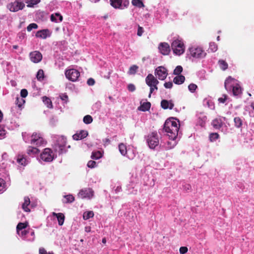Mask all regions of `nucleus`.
Here are the masks:
<instances>
[{
    "instance_id": "obj_36",
    "label": "nucleus",
    "mask_w": 254,
    "mask_h": 254,
    "mask_svg": "<svg viewBox=\"0 0 254 254\" xmlns=\"http://www.w3.org/2000/svg\"><path fill=\"white\" fill-rule=\"evenodd\" d=\"M83 122L86 124H89L93 121V118L90 115H86L83 119Z\"/></svg>"
},
{
    "instance_id": "obj_40",
    "label": "nucleus",
    "mask_w": 254,
    "mask_h": 254,
    "mask_svg": "<svg viewBox=\"0 0 254 254\" xmlns=\"http://www.w3.org/2000/svg\"><path fill=\"white\" fill-rule=\"evenodd\" d=\"M219 137V135L217 133H211L209 134V139L210 141L212 142L216 139H217Z\"/></svg>"
},
{
    "instance_id": "obj_7",
    "label": "nucleus",
    "mask_w": 254,
    "mask_h": 254,
    "mask_svg": "<svg viewBox=\"0 0 254 254\" xmlns=\"http://www.w3.org/2000/svg\"><path fill=\"white\" fill-rule=\"evenodd\" d=\"M25 7V4L21 1H15L7 5V8L11 12H16L22 9Z\"/></svg>"
},
{
    "instance_id": "obj_23",
    "label": "nucleus",
    "mask_w": 254,
    "mask_h": 254,
    "mask_svg": "<svg viewBox=\"0 0 254 254\" xmlns=\"http://www.w3.org/2000/svg\"><path fill=\"white\" fill-rule=\"evenodd\" d=\"M234 126L237 128H241L243 126V120L239 117H236L234 118Z\"/></svg>"
},
{
    "instance_id": "obj_5",
    "label": "nucleus",
    "mask_w": 254,
    "mask_h": 254,
    "mask_svg": "<svg viewBox=\"0 0 254 254\" xmlns=\"http://www.w3.org/2000/svg\"><path fill=\"white\" fill-rule=\"evenodd\" d=\"M235 81V79L232 78L231 76L228 77L225 80L224 86L226 90H228L229 89V86L230 85L231 87H233V93L235 96H237L241 94L242 93V89L240 86L238 84H236V85L234 86L233 85H231V83Z\"/></svg>"
},
{
    "instance_id": "obj_50",
    "label": "nucleus",
    "mask_w": 254,
    "mask_h": 254,
    "mask_svg": "<svg viewBox=\"0 0 254 254\" xmlns=\"http://www.w3.org/2000/svg\"><path fill=\"white\" fill-rule=\"evenodd\" d=\"M227 98H228L227 95L226 94H224L223 95V97L219 98L218 100L219 102V103H224L225 102V101L227 100Z\"/></svg>"
},
{
    "instance_id": "obj_9",
    "label": "nucleus",
    "mask_w": 254,
    "mask_h": 254,
    "mask_svg": "<svg viewBox=\"0 0 254 254\" xmlns=\"http://www.w3.org/2000/svg\"><path fill=\"white\" fill-rule=\"evenodd\" d=\"M190 52L191 56L194 58H201L205 56L206 53L202 50L201 48H190Z\"/></svg>"
},
{
    "instance_id": "obj_42",
    "label": "nucleus",
    "mask_w": 254,
    "mask_h": 254,
    "mask_svg": "<svg viewBox=\"0 0 254 254\" xmlns=\"http://www.w3.org/2000/svg\"><path fill=\"white\" fill-rule=\"evenodd\" d=\"M183 71V67L181 65H178L174 70L173 73L175 75H179Z\"/></svg>"
},
{
    "instance_id": "obj_52",
    "label": "nucleus",
    "mask_w": 254,
    "mask_h": 254,
    "mask_svg": "<svg viewBox=\"0 0 254 254\" xmlns=\"http://www.w3.org/2000/svg\"><path fill=\"white\" fill-rule=\"evenodd\" d=\"M60 97L63 101H64L65 103H67L68 101V96L65 93L61 94L60 95Z\"/></svg>"
},
{
    "instance_id": "obj_53",
    "label": "nucleus",
    "mask_w": 254,
    "mask_h": 254,
    "mask_svg": "<svg viewBox=\"0 0 254 254\" xmlns=\"http://www.w3.org/2000/svg\"><path fill=\"white\" fill-rule=\"evenodd\" d=\"M28 95V91L25 89H23L20 91V95L22 98L26 97Z\"/></svg>"
},
{
    "instance_id": "obj_38",
    "label": "nucleus",
    "mask_w": 254,
    "mask_h": 254,
    "mask_svg": "<svg viewBox=\"0 0 254 254\" xmlns=\"http://www.w3.org/2000/svg\"><path fill=\"white\" fill-rule=\"evenodd\" d=\"M138 68V66L136 65H133L131 66L128 70V73L129 74H134L136 73L137 69Z\"/></svg>"
},
{
    "instance_id": "obj_28",
    "label": "nucleus",
    "mask_w": 254,
    "mask_h": 254,
    "mask_svg": "<svg viewBox=\"0 0 254 254\" xmlns=\"http://www.w3.org/2000/svg\"><path fill=\"white\" fill-rule=\"evenodd\" d=\"M40 1L41 0H25V2L27 4V7H32L34 5L39 3Z\"/></svg>"
},
{
    "instance_id": "obj_37",
    "label": "nucleus",
    "mask_w": 254,
    "mask_h": 254,
    "mask_svg": "<svg viewBox=\"0 0 254 254\" xmlns=\"http://www.w3.org/2000/svg\"><path fill=\"white\" fill-rule=\"evenodd\" d=\"M27 226V223H19L16 227L17 232L19 233L20 230L25 229Z\"/></svg>"
},
{
    "instance_id": "obj_45",
    "label": "nucleus",
    "mask_w": 254,
    "mask_h": 254,
    "mask_svg": "<svg viewBox=\"0 0 254 254\" xmlns=\"http://www.w3.org/2000/svg\"><path fill=\"white\" fill-rule=\"evenodd\" d=\"M38 138L39 139L37 140V141L35 142L34 145H36L38 146L45 144L46 142L43 137H38Z\"/></svg>"
},
{
    "instance_id": "obj_64",
    "label": "nucleus",
    "mask_w": 254,
    "mask_h": 254,
    "mask_svg": "<svg viewBox=\"0 0 254 254\" xmlns=\"http://www.w3.org/2000/svg\"><path fill=\"white\" fill-rule=\"evenodd\" d=\"M3 117V114L1 111L0 110V122L1 121Z\"/></svg>"
},
{
    "instance_id": "obj_39",
    "label": "nucleus",
    "mask_w": 254,
    "mask_h": 254,
    "mask_svg": "<svg viewBox=\"0 0 254 254\" xmlns=\"http://www.w3.org/2000/svg\"><path fill=\"white\" fill-rule=\"evenodd\" d=\"M102 156V155L100 151H97L92 152L91 158L93 159H98L101 158Z\"/></svg>"
},
{
    "instance_id": "obj_13",
    "label": "nucleus",
    "mask_w": 254,
    "mask_h": 254,
    "mask_svg": "<svg viewBox=\"0 0 254 254\" xmlns=\"http://www.w3.org/2000/svg\"><path fill=\"white\" fill-rule=\"evenodd\" d=\"M145 82L149 87L159 83L158 80L151 73L148 74L145 78Z\"/></svg>"
},
{
    "instance_id": "obj_18",
    "label": "nucleus",
    "mask_w": 254,
    "mask_h": 254,
    "mask_svg": "<svg viewBox=\"0 0 254 254\" xmlns=\"http://www.w3.org/2000/svg\"><path fill=\"white\" fill-rule=\"evenodd\" d=\"M223 125V122L220 118H216L211 122V125L216 129H219Z\"/></svg>"
},
{
    "instance_id": "obj_31",
    "label": "nucleus",
    "mask_w": 254,
    "mask_h": 254,
    "mask_svg": "<svg viewBox=\"0 0 254 254\" xmlns=\"http://www.w3.org/2000/svg\"><path fill=\"white\" fill-rule=\"evenodd\" d=\"M94 216V213L92 211L85 212L83 215V218L84 220H87Z\"/></svg>"
},
{
    "instance_id": "obj_19",
    "label": "nucleus",
    "mask_w": 254,
    "mask_h": 254,
    "mask_svg": "<svg viewBox=\"0 0 254 254\" xmlns=\"http://www.w3.org/2000/svg\"><path fill=\"white\" fill-rule=\"evenodd\" d=\"M50 34L48 29H43L38 31L36 34V37L42 39H46L48 36H50Z\"/></svg>"
},
{
    "instance_id": "obj_55",
    "label": "nucleus",
    "mask_w": 254,
    "mask_h": 254,
    "mask_svg": "<svg viewBox=\"0 0 254 254\" xmlns=\"http://www.w3.org/2000/svg\"><path fill=\"white\" fill-rule=\"evenodd\" d=\"M144 32L143 29L142 27L138 26L137 29V35L138 36H141Z\"/></svg>"
},
{
    "instance_id": "obj_33",
    "label": "nucleus",
    "mask_w": 254,
    "mask_h": 254,
    "mask_svg": "<svg viewBox=\"0 0 254 254\" xmlns=\"http://www.w3.org/2000/svg\"><path fill=\"white\" fill-rule=\"evenodd\" d=\"M220 67L223 70H226L228 68L227 63L224 60H221L218 61Z\"/></svg>"
},
{
    "instance_id": "obj_49",
    "label": "nucleus",
    "mask_w": 254,
    "mask_h": 254,
    "mask_svg": "<svg viewBox=\"0 0 254 254\" xmlns=\"http://www.w3.org/2000/svg\"><path fill=\"white\" fill-rule=\"evenodd\" d=\"M96 162L93 160L89 161L87 163V166L90 168H93L96 167Z\"/></svg>"
},
{
    "instance_id": "obj_15",
    "label": "nucleus",
    "mask_w": 254,
    "mask_h": 254,
    "mask_svg": "<svg viewBox=\"0 0 254 254\" xmlns=\"http://www.w3.org/2000/svg\"><path fill=\"white\" fill-rule=\"evenodd\" d=\"M32 204H31L30 198L28 196L24 198V202L22 205V208L25 212H30V208L32 207Z\"/></svg>"
},
{
    "instance_id": "obj_25",
    "label": "nucleus",
    "mask_w": 254,
    "mask_h": 254,
    "mask_svg": "<svg viewBox=\"0 0 254 254\" xmlns=\"http://www.w3.org/2000/svg\"><path fill=\"white\" fill-rule=\"evenodd\" d=\"M185 77L183 75H178L174 77L173 82L176 84H181L184 82Z\"/></svg>"
},
{
    "instance_id": "obj_12",
    "label": "nucleus",
    "mask_w": 254,
    "mask_h": 254,
    "mask_svg": "<svg viewBox=\"0 0 254 254\" xmlns=\"http://www.w3.org/2000/svg\"><path fill=\"white\" fill-rule=\"evenodd\" d=\"M29 56L31 62L34 63H38L42 59V55L41 53L37 51L31 52Z\"/></svg>"
},
{
    "instance_id": "obj_8",
    "label": "nucleus",
    "mask_w": 254,
    "mask_h": 254,
    "mask_svg": "<svg viewBox=\"0 0 254 254\" xmlns=\"http://www.w3.org/2000/svg\"><path fill=\"white\" fill-rule=\"evenodd\" d=\"M65 74L69 80L76 81L80 76V72L75 69H69L66 70Z\"/></svg>"
},
{
    "instance_id": "obj_3",
    "label": "nucleus",
    "mask_w": 254,
    "mask_h": 254,
    "mask_svg": "<svg viewBox=\"0 0 254 254\" xmlns=\"http://www.w3.org/2000/svg\"><path fill=\"white\" fill-rule=\"evenodd\" d=\"M147 144L151 149H154L159 144V138L156 131L149 133L146 136Z\"/></svg>"
},
{
    "instance_id": "obj_62",
    "label": "nucleus",
    "mask_w": 254,
    "mask_h": 254,
    "mask_svg": "<svg viewBox=\"0 0 254 254\" xmlns=\"http://www.w3.org/2000/svg\"><path fill=\"white\" fill-rule=\"evenodd\" d=\"M18 35H19V37L20 38H24L25 37V34L24 33L21 32V33H19L18 34Z\"/></svg>"
},
{
    "instance_id": "obj_60",
    "label": "nucleus",
    "mask_w": 254,
    "mask_h": 254,
    "mask_svg": "<svg viewBox=\"0 0 254 254\" xmlns=\"http://www.w3.org/2000/svg\"><path fill=\"white\" fill-rule=\"evenodd\" d=\"M56 16V18H58L59 17V21L60 22H62L63 21V16L62 15H61L60 13H55V17Z\"/></svg>"
},
{
    "instance_id": "obj_59",
    "label": "nucleus",
    "mask_w": 254,
    "mask_h": 254,
    "mask_svg": "<svg viewBox=\"0 0 254 254\" xmlns=\"http://www.w3.org/2000/svg\"><path fill=\"white\" fill-rule=\"evenodd\" d=\"M39 254H48L47 251L45 250L44 248H40L39 250Z\"/></svg>"
},
{
    "instance_id": "obj_61",
    "label": "nucleus",
    "mask_w": 254,
    "mask_h": 254,
    "mask_svg": "<svg viewBox=\"0 0 254 254\" xmlns=\"http://www.w3.org/2000/svg\"><path fill=\"white\" fill-rule=\"evenodd\" d=\"M51 20L53 22H57L58 21L57 20V18H56L55 17V14H52L51 15Z\"/></svg>"
},
{
    "instance_id": "obj_32",
    "label": "nucleus",
    "mask_w": 254,
    "mask_h": 254,
    "mask_svg": "<svg viewBox=\"0 0 254 254\" xmlns=\"http://www.w3.org/2000/svg\"><path fill=\"white\" fill-rule=\"evenodd\" d=\"M217 50V45L214 42L209 43V47L208 51L210 52H215Z\"/></svg>"
},
{
    "instance_id": "obj_41",
    "label": "nucleus",
    "mask_w": 254,
    "mask_h": 254,
    "mask_svg": "<svg viewBox=\"0 0 254 254\" xmlns=\"http://www.w3.org/2000/svg\"><path fill=\"white\" fill-rule=\"evenodd\" d=\"M5 190V181L0 178V193L4 192Z\"/></svg>"
},
{
    "instance_id": "obj_34",
    "label": "nucleus",
    "mask_w": 254,
    "mask_h": 254,
    "mask_svg": "<svg viewBox=\"0 0 254 254\" xmlns=\"http://www.w3.org/2000/svg\"><path fill=\"white\" fill-rule=\"evenodd\" d=\"M36 77L39 81H42L44 78V71L42 69H39L37 72Z\"/></svg>"
},
{
    "instance_id": "obj_54",
    "label": "nucleus",
    "mask_w": 254,
    "mask_h": 254,
    "mask_svg": "<svg viewBox=\"0 0 254 254\" xmlns=\"http://www.w3.org/2000/svg\"><path fill=\"white\" fill-rule=\"evenodd\" d=\"M188 249L186 247H181L180 248V253L181 254H185L187 253Z\"/></svg>"
},
{
    "instance_id": "obj_48",
    "label": "nucleus",
    "mask_w": 254,
    "mask_h": 254,
    "mask_svg": "<svg viewBox=\"0 0 254 254\" xmlns=\"http://www.w3.org/2000/svg\"><path fill=\"white\" fill-rule=\"evenodd\" d=\"M157 85L158 84H154V85H152V86H150V93H149V96H148L149 97H151V94L153 92V91L155 90H158Z\"/></svg>"
},
{
    "instance_id": "obj_63",
    "label": "nucleus",
    "mask_w": 254,
    "mask_h": 254,
    "mask_svg": "<svg viewBox=\"0 0 254 254\" xmlns=\"http://www.w3.org/2000/svg\"><path fill=\"white\" fill-rule=\"evenodd\" d=\"M85 231L86 232H90L91 231V227L90 226H86L85 228Z\"/></svg>"
},
{
    "instance_id": "obj_16",
    "label": "nucleus",
    "mask_w": 254,
    "mask_h": 254,
    "mask_svg": "<svg viewBox=\"0 0 254 254\" xmlns=\"http://www.w3.org/2000/svg\"><path fill=\"white\" fill-rule=\"evenodd\" d=\"M88 131L81 130L79 132H77L73 135L72 137L74 140H78L85 138L88 135Z\"/></svg>"
},
{
    "instance_id": "obj_14",
    "label": "nucleus",
    "mask_w": 254,
    "mask_h": 254,
    "mask_svg": "<svg viewBox=\"0 0 254 254\" xmlns=\"http://www.w3.org/2000/svg\"><path fill=\"white\" fill-rule=\"evenodd\" d=\"M158 48L160 53L164 55H168L170 52V46L167 43H160Z\"/></svg>"
},
{
    "instance_id": "obj_2",
    "label": "nucleus",
    "mask_w": 254,
    "mask_h": 254,
    "mask_svg": "<svg viewBox=\"0 0 254 254\" xmlns=\"http://www.w3.org/2000/svg\"><path fill=\"white\" fill-rule=\"evenodd\" d=\"M66 144V138L63 136H59L54 146V150L58 152L59 155L65 153Z\"/></svg>"
},
{
    "instance_id": "obj_20",
    "label": "nucleus",
    "mask_w": 254,
    "mask_h": 254,
    "mask_svg": "<svg viewBox=\"0 0 254 254\" xmlns=\"http://www.w3.org/2000/svg\"><path fill=\"white\" fill-rule=\"evenodd\" d=\"M16 161L19 164L26 166L28 164V160L24 155L18 154L16 157Z\"/></svg>"
},
{
    "instance_id": "obj_17",
    "label": "nucleus",
    "mask_w": 254,
    "mask_h": 254,
    "mask_svg": "<svg viewBox=\"0 0 254 254\" xmlns=\"http://www.w3.org/2000/svg\"><path fill=\"white\" fill-rule=\"evenodd\" d=\"M161 106L164 109H169L172 110L174 105L171 100L168 101L166 100H163L161 102Z\"/></svg>"
},
{
    "instance_id": "obj_47",
    "label": "nucleus",
    "mask_w": 254,
    "mask_h": 254,
    "mask_svg": "<svg viewBox=\"0 0 254 254\" xmlns=\"http://www.w3.org/2000/svg\"><path fill=\"white\" fill-rule=\"evenodd\" d=\"M176 145L175 142H174L172 143V142L168 141L167 142V146H166V149L169 150L173 148Z\"/></svg>"
},
{
    "instance_id": "obj_11",
    "label": "nucleus",
    "mask_w": 254,
    "mask_h": 254,
    "mask_svg": "<svg viewBox=\"0 0 254 254\" xmlns=\"http://www.w3.org/2000/svg\"><path fill=\"white\" fill-rule=\"evenodd\" d=\"M155 74L159 79L163 80L168 75L167 70L163 66H159L155 69Z\"/></svg>"
},
{
    "instance_id": "obj_26",
    "label": "nucleus",
    "mask_w": 254,
    "mask_h": 254,
    "mask_svg": "<svg viewBox=\"0 0 254 254\" xmlns=\"http://www.w3.org/2000/svg\"><path fill=\"white\" fill-rule=\"evenodd\" d=\"M122 0H110L111 5L115 8H119L122 5Z\"/></svg>"
},
{
    "instance_id": "obj_10",
    "label": "nucleus",
    "mask_w": 254,
    "mask_h": 254,
    "mask_svg": "<svg viewBox=\"0 0 254 254\" xmlns=\"http://www.w3.org/2000/svg\"><path fill=\"white\" fill-rule=\"evenodd\" d=\"M94 195V191L91 188H85L80 190L78 194V197L84 198H91Z\"/></svg>"
},
{
    "instance_id": "obj_29",
    "label": "nucleus",
    "mask_w": 254,
    "mask_h": 254,
    "mask_svg": "<svg viewBox=\"0 0 254 254\" xmlns=\"http://www.w3.org/2000/svg\"><path fill=\"white\" fill-rule=\"evenodd\" d=\"M119 149L122 155H125L127 154V146L125 144L123 143L119 144Z\"/></svg>"
},
{
    "instance_id": "obj_57",
    "label": "nucleus",
    "mask_w": 254,
    "mask_h": 254,
    "mask_svg": "<svg viewBox=\"0 0 254 254\" xmlns=\"http://www.w3.org/2000/svg\"><path fill=\"white\" fill-rule=\"evenodd\" d=\"M164 86L166 88H171L173 86V83L172 82H165Z\"/></svg>"
},
{
    "instance_id": "obj_35",
    "label": "nucleus",
    "mask_w": 254,
    "mask_h": 254,
    "mask_svg": "<svg viewBox=\"0 0 254 254\" xmlns=\"http://www.w3.org/2000/svg\"><path fill=\"white\" fill-rule=\"evenodd\" d=\"M38 137H41L39 134L37 133H33L31 136V143L35 144V142L39 139Z\"/></svg>"
},
{
    "instance_id": "obj_51",
    "label": "nucleus",
    "mask_w": 254,
    "mask_h": 254,
    "mask_svg": "<svg viewBox=\"0 0 254 254\" xmlns=\"http://www.w3.org/2000/svg\"><path fill=\"white\" fill-rule=\"evenodd\" d=\"M135 86L134 84L130 83L127 85V89L130 92H133L135 90Z\"/></svg>"
},
{
    "instance_id": "obj_30",
    "label": "nucleus",
    "mask_w": 254,
    "mask_h": 254,
    "mask_svg": "<svg viewBox=\"0 0 254 254\" xmlns=\"http://www.w3.org/2000/svg\"><path fill=\"white\" fill-rule=\"evenodd\" d=\"M131 3L134 6L139 8L144 7L143 2L140 0H132Z\"/></svg>"
},
{
    "instance_id": "obj_1",
    "label": "nucleus",
    "mask_w": 254,
    "mask_h": 254,
    "mask_svg": "<svg viewBox=\"0 0 254 254\" xmlns=\"http://www.w3.org/2000/svg\"><path fill=\"white\" fill-rule=\"evenodd\" d=\"M180 124L172 119H167L164 125V129L170 139L174 140L178 134Z\"/></svg>"
},
{
    "instance_id": "obj_24",
    "label": "nucleus",
    "mask_w": 254,
    "mask_h": 254,
    "mask_svg": "<svg viewBox=\"0 0 254 254\" xmlns=\"http://www.w3.org/2000/svg\"><path fill=\"white\" fill-rule=\"evenodd\" d=\"M151 107V103L149 102H144L138 107V110L143 112L148 111Z\"/></svg>"
},
{
    "instance_id": "obj_58",
    "label": "nucleus",
    "mask_w": 254,
    "mask_h": 254,
    "mask_svg": "<svg viewBox=\"0 0 254 254\" xmlns=\"http://www.w3.org/2000/svg\"><path fill=\"white\" fill-rule=\"evenodd\" d=\"M5 134V130L0 126V136H3Z\"/></svg>"
},
{
    "instance_id": "obj_43",
    "label": "nucleus",
    "mask_w": 254,
    "mask_h": 254,
    "mask_svg": "<svg viewBox=\"0 0 254 254\" xmlns=\"http://www.w3.org/2000/svg\"><path fill=\"white\" fill-rule=\"evenodd\" d=\"M66 199V203H71L74 200V197L71 194H68L64 196Z\"/></svg>"
},
{
    "instance_id": "obj_21",
    "label": "nucleus",
    "mask_w": 254,
    "mask_h": 254,
    "mask_svg": "<svg viewBox=\"0 0 254 254\" xmlns=\"http://www.w3.org/2000/svg\"><path fill=\"white\" fill-rule=\"evenodd\" d=\"M40 152V150L37 147L33 146H28L27 149V153L28 155L31 156H34L36 154H38Z\"/></svg>"
},
{
    "instance_id": "obj_44",
    "label": "nucleus",
    "mask_w": 254,
    "mask_h": 254,
    "mask_svg": "<svg viewBox=\"0 0 254 254\" xmlns=\"http://www.w3.org/2000/svg\"><path fill=\"white\" fill-rule=\"evenodd\" d=\"M188 88H189V91L190 92L193 93V92H195L196 89L197 88V86L196 84H194V83H190L188 86Z\"/></svg>"
},
{
    "instance_id": "obj_27",
    "label": "nucleus",
    "mask_w": 254,
    "mask_h": 254,
    "mask_svg": "<svg viewBox=\"0 0 254 254\" xmlns=\"http://www.w3.org/2000/svg\"><path fill=\"white\" fill-rule=\"evenodd\" d=\"M43 102L49 108H53V104L51 99L47 96H44L42 97Z\"/></svg>"
},
{
    "instance_id": "obj_46",
    "label": "nucleus",
    "mask_w": 254,
    "mask_h": 254,
    "mask_svg": "<svg viewBox=\"0 0 254 254\" xmlns=\"http://www.w3.org/2000/svg\"><path fill=\"white\" fill-rule=\"evenodd\" d=\"M38 25L36 23H33L30 24L27 27V30L28 31H31L33 29H37Z\"/></svg>"
},
{
    "instance_id": "obj_22",
    "label": "nucleus",
    "mask_w": 254,
    "mask_h": 254,
    "mask_svg": "<svg viewBox=\"0 0 254 254\" xmlns=\"http://www.w3.org/2000/svg\"><path fill=\"white\" fill-rule=\"evenodd\" d=\"M53 215L56 216L58 219V223L60 226L63 225L64 221V215L62 213H56L55 212L53 213Z\"/></svg>"
},
{
    "instance_id": "obj_56",
    "label": "nucleus",
    "mask_w": 254,
    "mask_h": 254,
    "mask_svg": "<svg viewBox=\"0 0 254 254\" xmlns=\"http://www.w3.org/2000/svg\"><path fill=\"white\" fill-rule=\"evenodd\" d=\"M95 80L92 78H90L88 79L87 83L89 86H92L95 84Z\"/></svg>"
},
{
    "instance_id": "obj_6",
    "label": "nucleus",
    "mask_w": 254,
    "mask_h": 254,
    "mask_svg": "<svg viewBox=\"0 0 254 254\" xmlns=\"http://www.w3.org/2000/svg\"><path fill=\"white\" fill-rule=\"evenodd\" d=\"M55 158L54 154L51 149L49 148H45L41 154V158L45 162H51Z\"/></svg>"
},
{
    "instance_id": "obj_4",
    "label": "nucleus",
    "mask_w": 254,
    "mask_h": 254,
    "mask_svg": "<svg viewBox=\"0 0 254 254\" xmlns=\"http://www.w3.org/2000/svg\"><path fill=\"white\" fill-rule=\"evenodd\" d=\"M171 48L174 53L180 56L185 52V45L183 41L177 39L174 40L171 44Z\"/></svg>"
}]
</instances>
